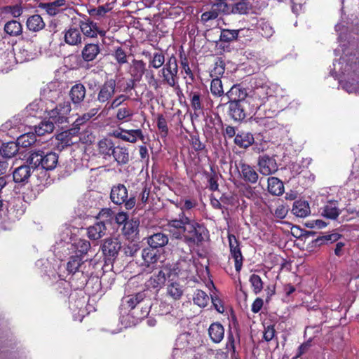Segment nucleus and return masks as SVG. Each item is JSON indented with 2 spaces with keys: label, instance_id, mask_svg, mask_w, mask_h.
<instances>
[{
  "label": "nucleus",
  "instance_id": "nucleus-1",
  "mask_svg": "<svg viewBox=\"0 0 359 359\" xmlns=\"http://www.w3.org/2000/svg\"><path fill=\"white\" fill-rule=\"evenodd\" d=\"M168 227L175 238L183 239L189 245L203 241L207 232L203 226L191 220L184 212L179 215L178 219L170 220Z\"/></svg>",
  "mask_w": 359,
  "mask_h": 359
},
{
  "label": "nucleus",
  "instance_id": "nucleus-2",
  "mask_svg": "<svg viewBox=\"0 0 359 359\" xmlns=\"http://www.w3.org/2000/svg\"><path fill=\"white\" fill-rule=\"evenodd\" d=\"M58 162V156L55 152L45 153L43 151L32 150L27 159V163L31 165L33 169L41 166L42 168L51 170L56 168Z\"/></svg>",
  "mask_w": 359,
  "mask_h": 359
},
{
  "label": "nucleus",
  "instance_id": "nucleus-3",
  "mask_svg": "<svg viewBox=\"0 0 359 359\" xmlns=\"http://www.w3.org/2000/svg\"><path fill=\"white\" fill-rule=\"evenodd\" d=\"M178 72L177 57L172 55L167 59L165 65L158 72V75L161 77L163 84L175 88L179 82Z\"/></svg>",
  "mask_w": 359,
  "mask_h": 359
},
{
  "label": "nucleus",
  "instance_id": "nucleus-4",
  "mask_svg": "<svg viewBox=\"0 0 359 359\" xmlns=\"http://www.w3.org/2000/svg\"><path fill=\"white\" fill-rule=\"evenodd\" d=\"M110 199L116 205H120L124 204L126 209H133L135 204V197L131 196L128 198V189L125 185L118 184L111 187L110 193Z\"/></svg>",
  "mask_w": 359,
  "mask_h": 359
},
{
  "label": "nucleus",
  "instance_id": "nucleus-5",
  "mask_svg": "<svg viewBox=\"0 0 359 359\" xmlns=\"http://www.w3.org/2000/svg\"><path fill=\"white\" fill-rule=\"evenodd\" d=\"M334 69L339 74H351L353 72L354 74L359 72V59L354 55H347L341 57L339 61L334 62Z\"/></svg>",
  "mask_w": 359,
  "mask_h": 359
},
{
  "label": "nucleus",
  "instance_id": "nucleus-6",
  "mask_svg": "<svg viewBox=\"0 0 359 359\" xmlns=\"http://www.w3.org/2000/svg\"><path fill=\"white\" fill-rule=\"evenodd\" d=\"M250 98L235 100L229 102V114L234 121H242L246 117L247 107H250Z\"/></svg>",
  "mask_w": 359,
  "mask_h": 359
},
{
  "label": "nucleus",
  "instance_id": "nucleus-7",
  "mask_svg": "<svg viewBox=\"0 0 359 359\" xmlns=\"http://www.w3.org/2000/svg\"><path fill=\"white\" fill-rule=\"evenodd\" d=\"M79 29L82 34L89 38H96L97 35L104 36L106 32L101 29L96 22L91 20L89 18L84 17L78 21Z\"/></svg>",
  "mask_w": 359,
  "mask_h": 359
},
{
  "label": "nucleus",
  "instance_id": "nucleus-8",
  "mask_svg": "<svg viewBox=\"0 0 359 359\" xmlns=\"http://www.w3.org/2000/svg\"><path fill=\"white\" fill-rule=\"evenodd\" d=\"M71 109V104L69 102L59 104L48 112L49 121H53V124H62L67 122V115Z\"/></svg>",
  "mask_w": 359,
  "mask_h": 359
},
{
  "label": "nucleus",
  "instance_id": "nucleus-9",
  "mask_svg": "<svg viewBox=\"0 0 359 359\" xmlns=\"http://www.w3.org/2000/svg\"><path fill=\"white\" fill-rule=\"evenodd\" d=\"M229 14L230 6L223 0H218L213 3L210 11L204 12L201 15V21L204 23L215 20L219 14Z\"/></svg>",
  "mask_w": 359,
  "mask_h": 359
},
{
  "label": "nucleus",
  "instance_id": "nucleus-10",
  "mask_svg": "<svg viewBox=\"0 0 359 359\" xmlns=\"http://www.w3.org/2000/svg\"><path fill=\"white\" fill-rule=\"evenodd\" d=\"M116 83L113 79L105 81L98 89L97 100L102 104H109L110 100L116 93Z\"/></svg>",
  "mask_w": 359,
  "mask_h": 359
},
{
  "label": "nucleus",
  "instance_id": "nucleus-11",
  "mask_svg": "<svg viewBox=\"0 0 359 359\" xmlns=\"http://www.w3.org/2000/svg\"><path fill=\"white\" fill-rule=\"evenodd\" d=\"M269 88L267 86L257 87L253 92V95L251 97H247L246 98L253 99L250 100L251 107L250 110L252 112L255 110L258 109L266 101L268 97Z\"/></svg>",
  "mask_w": 359,
  "mask_h": 359
},
{
  "label": "nucleus",
  "instance_id": "nucleus-12",
  "mask_svg": "<svg viewBox=\"0 0 359 359\" xmlns=\"http://www.w3.org/2000/svg\"><path fill=\"white\" fill-rule=\"evenodd\" d=\"M113 135L116 138L130 143H135L137 138L142 140H144V135L140 129L125 130L119 128L113 132Z\"/></svg>",
  "mask_w": 359,
  "mask_h": 359
},
{
  "label": "nucleus",
  "instance_id": "nucleus-13",
  "mask_svg": "<svg viewBox=\"0 0 359 359\" xmlns=\"http://www.w3.org/2000/svg\"><path fill=\"white\" fill-rule=\"evenodd\" d=\"M101 248L104 257L110 259L118 255L121 248V245L118 238H110L104 240Z\"/></svg>",
  "mask_w": 359,
  "mask_h": 359
},
{
  "label": "nucleus",
  "instance_id": "nucleus-14",
  "mask_svg": "<svg viewBox=\"0 0 359 359\" xmlns=\"http://www.w3.org/2000/svg\"><path fill=\"white\" fill-rule=\"evenodd\" d=\"M258 166L260 173L263 175H270L278 170L276 161L266 155L259 157Z\"/></svg>",
  "mask_w": 359,
  "mask_h": 359
},
{
  "label": "nucleus",
  "instance_id": "nucleus-15",
  "mask_svg": "<svg viewBox=\"0 0 359 359\" xmlns=\"http://www.w3.org/2000/svg\"><path fill=\"white\" fill-rule=\"evenodd\" d=\"M231 255L234 259L235 269L239 272L243 265V256L239 248L238 242L234 235H229L228 236Z\"/></svg>",
  "mask_w": 359,
  "mask_h": 359
},
{
  "label": "nucleus",
  "instance_id": "nucleus-16",
  "mask_svg": "<svg viewBox=\"0 0 359 359\" xmlns=\"http://www.w3.org/2000/svg\"><path fill=\"white\" fill-rule=\"evenodd\" d=\"M239 172L242 180L248 184H255L258 181L259 175L255 169L245 163H239Z\"/></svg>",
  "mask_w": 359,
  "mask_h": 359
},
{
  "label": "nucleus",
  "instance_id": "nucleus-17",
  "mask_svg": "<svg viewBox=\"0 0 359 359\" xmlns=\"http://www.w3.org/2000/svg\"><path fill=\"white\" fill-rule=\"evenodd\" d=\"M86 95V88L81 83H76L70 89L69 93V98L72 104L76 106H80L84 100Z\"/></svg>",
  "mask_w": 359,
  "mask_h": 359
},
{
  "label": "nucleus",
  "instance_id": "nucleus-18",
  "mask_svg": "<svg viewBox=\"0 0 359 359\" xmlns=\"http://www.w3.org/2000/svg\"><path fill=\"white\" fill-rule=\"evenodd\" d=\"M100 52L101 46L100 43H88L85 44L81 50V57L85 62H92L96 59Z\"/></svg>",
  "mask_w": 359,
  "mask_h": 359
},
{
  "label": "nucleus",
  "instance_id": "nucleus-19",
  "mask_svg": "<svg viewBox=\"0 0 359 359\" xmlns=\"http://www.w3.org/2000/svg\"><path fill=\"white\" fill-rule=\"evenodd\" d=\"M142 257L143 259L142 266L147 268L149 272L152 271L156 268L159 257L153 250L149 248L143 249L142 251Z\"/></svg>",
  "mask_w": 359,
  "mask_h": 359
},
{
  "label": "nucleus",
  "instance_id": "nucleus-20",
  "mask_svg": "<svg viewBox=\"0 0 359 359\" xmlns=\"http://www.w3.org/2000/svg\"><path fill=\"white\" fill-rule=\"evenodd\" d=\"M147 297V294L144 292L129 295L122 299V306L130 309H135L140 306Z\"/></svg>",
  "mask_w": 359,
  "mask_h": 359
},
{
  "label": "nucleus",
  "instance_id": "nucleus-21",
  "mask_svg": "<svg viewBox=\"0 0 359 359\" xmlns=\"http://www.w3.org/2000/svg\"><path fill=\"white\" fill-rule=\"evenodd\" d=\"M114 149L115 144L109 138H103L97 142V151L106 160L111 158Z\"/></svg>",
  "mask_w": 359,
  "mask_h": 359
},
{
  "label": "nucleus",
  "instance_id": "nucleus-22",
  "mask_svg": "<svg viewBox=\"0 0 359 359\" xmlns=\"http://www.w3.org/2000/svg\"><path fill=\"white\" fill-rule=\"evenodd\" d=\"M83 36L79 29L69 27L65 31L64 40L69 46H80L83 41Z\"/></svg>",
  "mask_w": 359,
  "mask_h": 359
},
{
  "label": "nucleus",
  "instance_id": "nucleus-23",
  "mask_svg": "<svg viewBox=\"0 0 359 359\" xmlns=\"http://www.w3.org/2000/svg\"><path fill=\"white\" fill-rule=\"evenodd\" d=\"M146 71V64L143 60H133L130 64L129 74L133 81H140Z\"/></svg>",
  "mask_w": 359,
  "mask_h": 359
},
{
  "label": "nucleus",
  "instance_id": "nucleus-24",
  "mask_svg": "<svg viewBox=\"0 0 359 359\" xmlns=\"http://www.w3.org/2000/svg\"><path fill=\"white\" fill-rule=\"evenodd\" d=\"M34 170L29 164L17 168L13 172V180L16 183L27 182Z\"/></svg>",
  "mask_w": 359,
  "mask_h": 359
},
{
  "label": "nucleus",
  "instance_id": "nucleus-25",
  "mask_svg": "<svg viewBox=\"0 0 359 359\" xmlns=\"http://www.w3.org/2000/svg\"><path fill=\"white\" fill-rule=\"evenodd\" d=\"M168 240V237L166 234L158 232L149 236L147 238V243L151 248L156 249L167 245Z\"/></svg>",
  "mask_w": 359,
  "mask_h": 359
},
{
  "label": "nucleus",
  "instance_id": "nucleus-26",
  "mask_svg": "<svg viewBox=\"0 0 359 359\" xmlns=\"http://www.w3.org/2000/svg\"><path fill=\"white\" fill-rule=\"evenodd\" d=\"M292 212L296 217H306L311 213L309 204L306 201H296L293 203Z\"/></svg>",
  "mask_w": 359,
  "mask_h": 359
},
{
  "label": "nucleus",
  "instance_id": "nucleus-27",
  "mask_svg": "<svg viewBox=\"0 0 359 359\" xmlns=\"http://www.w3.org/2000/svg\"><path fill=\"white\" fill-rule=\"evenodd\" d=\"M107 228L102 222H98L88 228V236L91 240H98L106 234Z\"/></svg>",
  "mask_w": 359,
  "mask_h": 359
},
{
  "label": "nucleus",
  "instance_id": "nucleus-28",
  "mask_svg": "<svg viewBox=\"0 0 359 359\" xmlns=\"http://www.w3.org/2000/svg\"><path fill=\"white\" fill-rule=\"evenodd\" d=\"M14 63V55L11 51L5 50L0 53V71L8 72Z\"/></svg>",
  "mask_w": 359,
  "mask_h": 359
},
{
  "label": "nucleus",
  "instance_id": "nucleus-29",
  "mask_svg": "<svg viewBox=\"0 0 359 359\" xmlns=\"http://www.w3.org/2000/svg\"><path fill=\"white\" fill-rule=\"evenodd\" d=\"M111 157L114 158L118 165L127 164L130 161L128 149L122 146L115 147Z\"/></svg>",
  "mask_w": 359,
  "mask_h": 359
},
{
  "label": "nucleus",
  "instance_id": "nucleus-30",
  "mask_svg": "<svg viewBox=\"0 0 359 359\" xmlns=\"http://www.w3.org/2000/svg\"><path fill=\"white\" fill-rule=\"evenodd\" d=\"M208 334L214 343H219L224 338V329L220 323H214L209 327Z\"/></svg>",
  "mask_w": 359,
  "mask_h": 359
},
{
  "label": "nucleus",
  "instance_id": "nucleus-31",
  "mask_svg": "<svg viewBox=\"0 0 359 359\" xmlns=\"http://www.w3.org/2000/svg\"><path fill=\"white\" fill-rule=\"evenodd\" d=\"M66 6V0H55L53 2L42 4L41 7L44 9L50 15H55Z\"/></svg>",
  "mask_w": 359,
  "mask_h": 359
},
{
  "label": "nucleus",
  "instance_id": "nucleus-32",
  "mask_svg": "<svg viewBox=\"0 0 359 359\" xmlns=\"http://www.w3.org/2000/svg\"><path fill=\"white\" fill-rule=\"evenodd\" d=\"M26 25L29 31L37 32L45 27V22L39 15H33L29 17Z\"/></svg>",
  "mask_w": 359,
  "mask_h": 359
},
{
  "label": "nucleus",
  "instance_id": "nucleus-33",
  "mask_svg": "<svg viewBox=\"0 0 359 359\" xmlns=\"http://www.w3.org/2000/svg\"><path fill=\"white\" fill-rule=\"evenodd\" d=\"M268 191L274 196H280L284 192L283 182L277 177H271L268 179Z\"/></svg>",
  "mask_w": 359,
  "mask_h": 359
},
{
  "label": "nucleus",
  "instance_id": "nucleus-34",
  "mask_svg": "<svg viewBox=\"0 0 359 359\" xmlns=\"http://www.w3.org/2000/svg\"><path fill=\"white\" fill-rule=\"evenodd\" d=\"M254 142L253 135L250 133L242 132L236 135L234 143L241 148H248Z\"/></svg>",
  "mask_w": 359,
  "mask_h": 359
},
{
  "label": "nucleus",
  "instance_id": "nucleus-35",
  "mask_svg": "<svg viewBox=\"0 0 359 359\" xmlns=\"http://www.w3.org/2000/svg\"><path fill=\"white\" fill-rule=\"evenodd\" d=\"M4 31L11 36H18L22 34V26L17 20H11L5 24Z\"/></svg>",
  "mask_w": 359,
  "mask_h": 359
},
{
  "label": "nucleus",
  "instance_id": "nucleus-36",
  "mask_svg": "<svg viewBox=\"0 0 359 359\" xmlns=\"http://www.w3.org/2000/svg\"><path fill=\"white\" fill-rule=\"evenodd\" d=\"M165 275L162 271H159L156 275L152 276L146 283L148 288L158 289L165 283Z\"/></svg>",
  "mask_w": 359,
  "mask_h": 359
},
{
  "label": "nucleus",
  "instance_id": "nucleus-37",
  "mask_svg": "<svg viewBox=\"0 0 359 359\" xmlns=\"http://www.w3.org/2000/svg\"><path fill=\"white\" fill-rule=\"evenodd\" d=\"M322 215L329 219H334L339 215L337 201L328 202L323 209Z\"/></svg>",
  "mask_w": 359,
  "mask_h": 359
},
{
  "label": "nucleus",
  "instance_id": "nucleus-38",
  "mask_svg": "<svg viewBox=\"0 0 359 359\" xmlns=\"http://www.w3.org/2000/svg\"><path fill=\"white\" fill-rule=\"evenodd\" d=\"M18 152V145L17 142H10L4 144L0 149V154L2 157L11 158Z\"/></svg>",
  "mask_w": 359,
  "mask_h": 359
},
{
  "label": "nucleus",
  "instance_id": "nucleus-39",
  "mask_svg": "<svg viewBox=\"0 0 359 359\" xmlns=\"http://www.w3.org/2000/svg\"><path fill=\"white\" fill-rule=\"evenodd\" d=\"M83 264V262L80 257L72 256L67 262V269L69 273H74L79 271L83 273V270L82 269Z\"/></svg>",
  "mask_w": 359,
  "mask_h": 359
},
{
  "label": "nucleus",
  "instance_id": "nucleus-40",
  "mask_svg": "<svg viewBox=\"0 0 359 359\" xmlns=\"http://www.w3.org/2000/svg\"><path fill=\"white\" fill-rule=\"evenodd\" d=\"M182 286L177 283H171L167 287V294L174 300H178L183 294Z\"/></svg>",
  "mask_w": 359,
  "mask_h": 359
},
{
  "label": "nucleus",
  "instance_id": "nucleus-41",
  "mask_svg": "<svg viewBox=\"0 0 359 359\" xmlns=\"http://www.w3.org/2000/svg\"><path fill=\"white\" fill-rule=\"evenodd\" d=\"M54 130L53 121H43L35 127V133L39 136L44 135L46 133H51Z\"/></svg>",
  "mask_w": 359,
  "mask_h": 359
},
{
  "label": "nucleus",
  "instance_id": "nucleus-42",
  "mask_svg": "<svg viewBox=\"0 0 359 359\" xmlns=\"http://www.w3.org/2000/svg\"><path fill=\"white\" fill-rule=\"evenodd\" d=\"M194 302L200 307H205L210 300L208 295L203 290H197L194 294Z\"/></svg>",
  "mask_w": 359,
  "mask_h": 359
},
{
  "label": "nucleus",
  "instance_id": "nucleus-43",
  "mask_svg": "<svg viewBox=\"0 0 359 359\" xmlns=\"http://www.w3.org/2000/svg\"><path fill=\"white\" fill-rule=\"evenodd\" d=\"M36 141V135L34 133H27L22 135L17 140V144L22 147H28L32 145Z\"/></svg>",
  "mask_w": 359,
  "mask_h": 359
},
{
  "label": "nucleus",
  "instance_id": "nucleus-44",
  "mask_svg": "<svg viewBox=\"0 0 359 359\" xmlns=\"http://www.w3.org/2000/svg\"><path fill=\"white\" fill-rule=\"evenodd\" d=\"M133 116V111L128 107H121L117 110L116 118L119 121L128 122Z\"/></svg>",
  "mask_w": 359,
  "mask_h": 359
},
{
  "label": "nucleus",
  "instance_id": "nucleus-45",
  "mask_svg": "<svg viewBox=\"0 0 359 359\" xmlns=\"http://www.w3.org/2000/svg\"><path fill=\"white\" fill-rule=\"evenodd\" d=\"M164 54L162 52H155L149 60V65L154 69L161 67L165 63Z\"/></svg>",
  "mask_w": 359,
  "mask_h": 359
},
{
  "label": "nucleus",
  "instance_id": "nucleus-46",
  "mask_svg": "<svg viewBox=\"0 0 359 359\" xmlns=\"http://www.w3.org/2000/svg\"><path fill=\"white\" fill-rule=\"evenodd\" d=\"M239 32V29H222L219 39L223 42H230L237 39Z\"/></svg>",
  "mask_w": 359,
  "mask_h": 359
},
{
  "label": "nucleus",
  "instance_id": "nucleus-47",
  "mask_svg": "<svg viewBox=\"0 0 359 359\" xmlns=\"http://www.w3.org/2000/svg\"><path fill=\"white\" fill-rule=\"evenodd\" d=\"M229 6H230V13L245 14L250 10L249 4L246 1H241Z\"/></svg>",
  "mask_w": 359,
  "mask_h": 359
},
{
  "label": "nucleus",
  "instance_id": "nucleus-48",
  "mask_svg": "<svg viewBox=\"0 0 359 359\" xmlns=\"http://www.w3.org/2000/svg\"><path fill=\"white\" fill-rule=\"evenodd\" d=\"M341 87L348 93H359V82L355 81L353 79L352 81H341Z\"/></svg>",
  "mask_w": 359,
  "mask_h": 359
},
{
  "label": "nucleus",
  "instance_id": "nucleus-49",
  "mask_svg": "<svg viewBox=\"0 0 359 359\" xmlns=\"http://www.w3.org/2000/svg\"><path fill=\"white\" fill-rule=\"evenodd\" d=\"M250 283L255 294L259 293L263 289V282L259 276L252 274L250 277Z\"/></svg>",
  "mask_w": 359,
  "mask_h": 359
},
{
  "label": "nucleus",
  "instance_id": "nucleus-50",
  "mask_svg": "<svg viewBox=\"0 0 359 359\" xmlns=\"http://www.w3.org/2000/svg\"><path fill=\"white\" fill-rule=\"evenodd\" d=\"M258 29H259V33L266 38L271 37L274 33L272 26L268 22H260Z\"/></svg>",
  "mask_w": 359,
  "mask_h": 359
},
{
  "label": "nucleus",
  "instance_id": "nucleus-51",
  "mask_svg": "<svg viewBox=\"0 0 359 359\" xmlns=\"http://www.w3.org/2000/svg\"><path fill=\"white\" fill-rule=\"evenodd\" d=\"M41 105L42 102L41 101L34 102L27 107V111L29 113L30 116H40L41 111H43Z\"/></svg>",
  "mask_w": 359,
  "mask_h": 359
},
{
  "label": "nucleus",
  "instance_id": "nucleus-52",
  "mask_svg": "<svg viewBox=\"0 0 359 359\" xmlns=\"http://www.w3.org/2000/svg\"><path fill=\"white\" fill-rule=\"evenodd\" d=\"M211 93L217 96H221L224 93L222 81L219 78H215L212 80L210 85Z\"/></svg>",
  "mask_w": 359,
  "mask_h": 359
},
{
  "label": "nucleus",
  "instance_id": "nucleus-53",
  "mask_svg": "<svg viewBox=\"0 0 359 359\" xmlns=\"http://www.w3.org/2000/svg\"><path fill=\"white\" fill-rule=\"evenodd\" d=\"M113 56L115 58L117 63L120 65H124L128 62L127 54L125 52V50L121 47L117 48L114 50Z\"/></svg>",
  "mask_w": 359,
  "mask_h": 359
},
{
  "label": "nucleus",
  "instance_id": "nucleus-54",
  "mask_svg": "<svg viewBox=\"0 0 359 359\" xmlns=\"http://www.w3.org/2000/svg\"><path fill=\"white\" fill-rule=\"evenodd\" d=\"M74 245L76 251L82 255L86 254L90 248V243L86 240L79 239Z\"/></svg>",
  "mask_w": 359,
  "mask_h": 359
},
{
  "label": "nucleus",
  "instance_id": "nucleus-55",
  "mask_svg": "<svg viewBox=\"0 0 359 359\" xmlns=\"http://www.w3.org/2000/svg\"><path fill=\"white\" fill-rule=\"evenodd\" d=\"M240 191L246 198L254 199L257 196L255 188L252 187L250 184H243L241 187Z\"/></svg>",
  "mask_w": 359,
  "mask_h": 359
},
{
  "label": "nucleus",
  "instance_id": "nucleus-56",
  "mask_svg": "<svg viewBox=\"0 0 359 359\" xmlns=\"http://www.w3.org/2000/svg\"><path fill=\"white\" fill-rule=\"evenodd\" d=\"M191 105L195 111L203 109V104L201 102V95L199 93H191Z\"/></svg>",
  "mask_w": 359,
  "mask_h": 359
},
{
  "label": "nucleus",
  "instance_id": "nucleus-57",
  "mask_svg": "<svg viewBox=\"0 0 359 359\" xmlns=\"http://www.w3.org/2000/svg\"><path fill=\"white\" fill-rule=\"evenodd\" d=\"M98 112L97 108H93L91 109L88 112L83 114L81 116L79 117L75 123L76 126L81 125L86 122L87 121L90 120L91 118L95 116L97 113Z\"/></svg>",
  "mask_w": 359,
  "mask_h": 359
},
{
  "label": "nucleus",
  "instance_id": "nucleus-58",
  "mask_svg": "<svg viewBox=\"0 0 359 359\" xmlns=\"http://www.w3.org/2000/svg\"><path fill=\"white\" fill-rule=\"evenodd\" d=\"M151 300L149 297H147L145 299V301L142 304V305L139 307H137V309H140V315H137L138 318H144V317L147 316V315L149 313L150 309H151Z\"/></svg>",
  "mask_w": 359,
  "mask_h": 359
},
{
  "label": "nucleus",
  "instance_id": "nucleus-59",
  "mask_svg": "<svg viewBox=\"0 0 359 359\" xmlns=\"http://www.w3.org/2000/svg\"><path fill=\"white\" fill-rule=\"evenodd\" d=\"M129 97L124 95L121 94L116 96L111 102L109 104L108 109H114L119 106H121L123 102L128 100Z\"/></svg>",
  "mask_w": 359,
  "mask_h": 359
},
{
  "label": "nucleus",
  "instance_id": "nucleus-60",
  "mask_svg": "<svg viewBox=\"0 0 359 359\" xmlns=\"http://www.w3.org/2000/svg\"><path fill=\"white\" fill-rule=\"evenodd\" d=\"M6 13H9L13 18H18L22 13V8L20 5L8 6L4 8Z\"/></svg>",
  "mask_w": 359,
  "mask_h": 359
},
{
  "label": "nucleus",
  "instance_id": "nucleus-61",
  "mask_svg": "<svg viewBox=\"0 0 359 359\" xmlns=\"http://www.w3.org/2000/svg\"><path fill=\"white\" fill-rule=\"evenodd\" d=\"M145 79L147 83L154 89H158L159 88L158 81L156 79L154 76V74L152 71H148L145 74Z\"/></svg>",
  "mask_w": 359,
  "mask_h": 359
},
{
  "label": "nucleus",
  "instance_id": "nucleus-62",
  "mask_svg": "<svg viewBox=\"0 0 359 359\" xmlns=\"http://www.w3.org/2000/svg\"><path fill=\"white\" fill-rule=\"evenodd\" d=\"M157 126L161 132L164 134V136L168 135V128L167 126V121L162 114L158 115Z\"/></svg>",
  "mask_w": 359,
  "mask_h": 359
},
{
  "label": "nucleus",
  "instance_id": "nucleus-63",
  "mask_svg": "<svg viewBox=\"0 0 359 359\" xmlns=\"http://www.w3.org/2000/svg\"><path fill=\"white\" fill-rule=\"evenodd\" d=\"M224 65L222 61L219 62H216L215 67L210 72V76L212 77L215 76V78H219V76L224 74Z\"/></svg>",
  "mask_w": 359,
  "mask_h": 359
},
{
  "label": "nucleus",
  "instance_id": "nucleus-64",
  "mask_svg": "<svg viewBox=\"0 0 359 359\" xmlns=\"http://www.w3.org/2000/svg\"><path fill=\"white\" fill-rule=\"evenodd\" d=\"M70 134V131L62 132L57 135V139L64 143L65 146L72 145L74 142L72 138L69 137Z\"/></svg>",
  "mask_w": 359,
  "mask_h": 359
}]
</instances>
